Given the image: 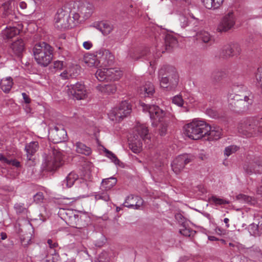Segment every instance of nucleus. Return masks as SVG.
<instances>
[{"mask_svg":"<svg viewBox=\"0 0 262 262\" xmlns=\"http://www.w3.org/2000/svg\"><path fill=\"white\" fill-rule=\"evenodd\" d=\"M24 43L21 39H18L13 42L11 48L14 54L19 55L24 50Z\"/></svg>","mask_w":262,"mask_h":262,"instance_id":"32","label":"nucleus"},{"mask_svg":"<svg viewBox=\"0 0 262 262\" xmlns=\"http://www.w3.org/2000/svg\"><path fill=\"white\" fill-rule=\"evenodd\" d=\"M117 181V179L113 177L104 179L102 182L101 188L108 191L116 185Z\"/></svg>","mask_w":262,"mask_h":262,"instance_id":"33","label":"nucleus"},{"mask_svg":"<svg viewBox=\"0 0 262 262\" xmlns=\"http://www.w3.org/2000/svg\"><path fill=\"white\" fill-rule=\"evenodd\" d=\"M95 199L108 201L110 200V196L106 192H99L95 194Z\"/></svg>","mask_w":262,"mask_h":262,"instance_id":"43","label":"nucleus"},{"mask_svg":"<svg viewBox=\"0 0 262 262\" xmlns=\"http://www.w3.org/2000/svg\"><path fill=\"white\" fill-rule=\"evenodd\" d=\"M175 217L180 223H183L184 222V217L181 213L176 214Z\"/></svg>","mask_w":262,"mask_h":262,"instance_id":"58","label":"nucleus"},{"mask_svg":"<svg viewBox=\"0 0 262 262\" xmlns=\"http://www.w3.org/2000/svg\"><path fill=\"white\" fill-rule=\"evenodd\" d=\"M241 52L240 46L236 43H230L223 47L221 55L224 58H228L238 55Z\"/></svg>","mask_w":262,"mask_h":262,"instance_id":"18","label":"nucleus"},{"mask_svg":"<svg viewBox=\"0 0 262 262\" xmlns=\"http://www.w3.org/2000/svg\"><path fill=\"white\" fill-rule=\"evenodd\" d=\"M67 8L72 10L73 19L74 20H78L80 17L87 19L94 10L93 4L85 0L70 1L67 3Z\"/></svg>","mask_w":262,"mask_h":262,"instance_id":"1","label":"nucleus"},{"mask_svg":"<svg viewBox=\"0 0 262 262\" xmlns=\"http://www.w3.org/2000/svg\"><path fill=\"white\" fill-rule=\"evenodd\" d=\"M210 200L215 205H225L229 204V201L217 198L216 196H212Z\"/></svg>","mask_w":262,"mask_h":262,"instance_id":"42","label":"nucleus"},{"mask_svg":"<svg viewBox=\"0 0 262 262\" xmlns=\"http://www.w3.org/2000/svg\"><path fill=\"white\" fill-rule=\"evenodd\" d=\"M257 80L258 81L259 85L262 89V73H259L257 75Z\"/></svg>","mask_w":262,"mask_h":262,"instance_id":"62","label":"nucleus"},{"mask_svg":"<svg viewBox=\"0 0 262 262\" xmlns=\"http://www.w3.org/2000/svg\"><path fill=\"white\" fill-rule=\"evenodd\" d=\"M193 156L190 155L183 154L177 157L171 163V168L176 174L180 173L184 168L185 165L190 162Z\"/></svg>","mask_w":262,"mask_h":262,"instance_id":"13","label":"nucleus"},{"mask_svg":"<svg viewBox=\"0 0 262 262\" xmlns=\"http://www.w3.org/2000/svg\"><path fill=\"white\" fill-rule=\"evenodd\" d=\"M245 172L249 175L262 173V160L254 157L247 161L244 165Z\"/></svg>","mask_w":262,"mask_h":262,"instance_id":"12","label":"nucleus"},{"mask_svg":"<svg viewBox=\"0 0 262 262\" xmlns=\"http://www.w3.org/2000/svg\"><path fill=\"white\" fill-rule=\"evenodd\" d=\"M34 201L36 204H39L42 202L44 199V195L42 192H39L35 194L33 196Z\"/></svg>","mask_w":262,"mask_h":262,"instance_id":"50","label":"nucleus"},{"mask_svg":"<svg viewBox=\"0 0 262 262\" xmlns=\"http://www.w3.org/2000/svg\"><path fill=\"white\" fill-rule=\"evenodd\" d=\"M63 164L62 154L60 151L53 149L46 157L44 165L48 171H54Z\"/></svg>","mask_w":262,"mask_h":262,"instance_id":"8","label":"nucleus"},{"mask_svg":"<svg viewBox=\"0 0 262 262\" xmlns=\"http://www.w3.org/2000/svg\"><path fill=\"white\" fill-rule=\"evenodd\" d=\"M69 72L68 70L66 69L60 74V76L62 78V79L66 80L71 78V77L70 75H69Z\"/></svg>","mask_w":262,"mask_h":262,"instance_id":"52","label":"nucleus"},{"mask_svg":"<svg viewBox=\"0 0 262 262\" xmlns=\"http://www.w3.org/2000/svg\"><path fill=\"white\" fill-rule=\"evenodd\" d=\"M242 94H231L229 96V104L236 107H240L242 105L248 106V104L252 102V101L247 95L246 92H242Z\"/></svg>","mask_w":262,"mask_h":262,"instance_id":"14","label":"nucleus"},{"mask_svg":"<svg viewBox=\"0 0 262 262\" xmlns=\"http://www.w3.org/2000/svg\"><path fill=\"white\" fill-rule=\"evenodd\" d=\"M66 90L69 95L72 96L74 98L77 100L85 99L88 95V92L85 85L81 83L77 82L75 84L67 86Z\"/></svg>","mask_w":262,"mask_h":262,"instance_id":"11","label":"nucleus"},{"mask_svg":"<svg viewBox=\"0 0 262 262\" xmlns=\"http://www.w3.org/2000/svg\"><path fill=\"white\" fill-rule=\"evenodd\" d=\"M98 262H109V257L106 252H103L99 254Z\"/></svg>","mask_w":262,"mask_h":262,"instance_id":"49","label":"nucleus"},{"mask_svg":"<svg viewBox=\"0 0 262 262\" xmlns=\"http://www.w3.org/2000/svg\"><path fill=\"white\" fill-rule=\"evenodd\" d=\"M78 179V176L75 172L70 173L62 182V185L63 188L71 187L75 182Z\"/></svg>","mask_w":262,"mask_h":262,"instance_id":"24","label":"nucleus"},{"mask_svg":"<svg viewBox=\"0 0 262 262\" xmlns=\"http://www.w3.org/2000/svg\"><path fill=\"white\" fill-rule=\"evenodd\" d=\"M206 112L207 114L212 118H215L217 117L216 112L211 108L207 109Z\"/></svg>","mask_w":262,"mask_h":262,"instance_id":"54","label":"nucleus"},{"mask_svg":"<svg viewBox=\"0 0 262 262\" xmlns=\"http://www.w3.org/2000/svg\"><path fill=\"white\" fill-rule=\"evenodd\" d=\"M20 32V29L16 27H7L2 32L4 38L5 39L11 38L15 35L18 34Z\"/></svg>","mask_w":262,"mask_h":262,"instance_id":"26","label":"nucleus"},{"mask_svg":"<svg viewBox=\"0 0 262 262\" xmlns=\"http://www.w3.org/2000/svg\"><path fill=\"white\" fill-rule=\"evenodd\" d=\"M179 21L180 22V25L182 28H185L188 25V18L184 15H181L180 16Z\"/></svg>","mask_w":262,"mask_h":262,"instance_id":"48","label":"nucleus"},{"mask_svg":"<svg viewBox=\"0 0 262 262\" xmlns=\"http://www.w3.org/2000/svg\"><path fill=\"white\" fill-rule=\"evenodd\" d=\"M160 126L159 129V133L161 136H164L167 132V123L166 121L160 122Z\"/></svg>","mask_w":262,"mask_h":262,"instance_id":"46","label":"nucleus"},{"mask_svg":"<svg viewBox=\"0 0 262 262\" xmlns=\"http://www.w3.org/2000/svg\"><path fill=\"white\" fill-rule=\"evenodd\" d=\"M0 161L3 163L8 164L9 159H7L3 154H0Z\"/></svg>","mask_w":262,"mask_h":262,"instance_id":"61","label":"nucleus"},{"mask_svg":"<svg viewBox=\"0 0 262 262\" xmlns=\"http://www.w3.org/2000/svg\"><path fill=\"white\" fill-rule=\"evenodd\" d=\"M159 77L161 86L168 91L174 89L178 84V75L173 68H169L167 70L161 69Z\"/></svg>","mask_w":262,"mask_h":262,"instance_id":"5","label":"nucleus"},{"mask_svg":"<svg viewBox=\"0 0 262 262\" xmlns=\"http://www.w3.org/2000/svg\"><path fill=\"white\" fill-rule=\"evenodd\" d=\"M139 92L144 97H150L155 92V88L151 82H147L140 88Z\"/></svg>","mask_w":262,"mask_h":262,"instance_id":"23","label":"nucleus"},{"mask_svg":"<svg viewBox=\"0 0 262 262\" xmlns=\"http://www.w3.org/2000/svg\"><path fill=\"white\" fill-rule=\"evenodd\" d=\"M13 84V79L11 77H7L3 78L0 82L1 88L5 93H8L10 92Z\"/></svg>","mask_w":262,"mask_h":262,"instance_id":"28","label":"nucleus"},{"mask_svg":"<svg viewBox=\"0 0 262 262\" xmlns=\"http://www.w3.org/2000/svg\"><path fill=\"white\" fill-rule=\"evenodd\" d=\"M186 135L190 139L198 140L206 136L209 124L202 120H194L184 126Z\"/></svg>","mask_w":262,"mask_h":262,"instance_id":"3","label":"nucleus"},{"mask_svg":"<svg viewBox=\"0 0 262 262\" xmlns=\"http://www.w3.org/2000/svg\"><path fill=\"white\" fill-rule=\"evenodd\" d=\"M209 130L206 134L208 140H217L221 136V129L219 127L211 126L209 125Z\"/></svg>","mask_w":262,"mask_h":262,"instance_id":"25","label":"nucleus"},{"mask_svg":"<svg viewBox=\"0 0 262 262\" xmlns=\"http://www.w3.org/2000/svg\"><path fill=\"white\" fill-rule=\"evenodd\" d=\"M67 138V132L61 125H55L49 130V139L54 143H58Z\"/></svg>","mask_w":262,"mask_h":262,"instance_id":"15","label":"nucleus"},{"mask_svg":"<svg viewBox=\"0 0 262 262\" xmlns=\"http://www.w3.org/2000/svg\"><path fill=\"white\" fill-rule=\"evenodd\" d=\"M132 107L129 103L126 101H122L118 107L113 109L108 114L109 118L112 121H120L124 117L127 116L131 112Z\"/></svg>","mask_w":262,"mask_h":262,"instance_id":"9","label":"nucleus"},{"mask_svg":"<svg viewBox=\"0 0 262 262\" xmlns=\"http://www.w3.org/2000/svg\"><path fill=\"white\" fill-rule=\"evenodd\" d=\"M236 22V17L232 12L225 14L221 19L217 27L219 32H227L232 29Z\"/></svg>","mask_w":262,"mask_h":262,"instance_id":"10","label":"nucleus"},{"mask_svg":"<svg viewBox=\"0 0 262 262\" xmlns=\"http://www.w3.org/2000/svg\"><path fill=\"white\" fill-rule=\"evenodd\" d=\"M93 46V43L90 41H86L83 43V47L86 50H90Z\"/></svg>","mask_w":262,"mask_h":262,"instance_id":"56","label":"nucleus"},{"mask_svg":"<svg viewBox=\"0 0 262 262\" xmlns=\"http://www.w3.org/2000/svg\"><path fill=\"white\" fill-rule=\"evenodd\" d=\"M39 145L36 141H32L26 144L25 150L26 152L27 159L28 160H32V157L35 153L38 150Z\"/></svg>","mask_w":262,"mask_h":262,"instance_id":"21","label":"nucleus"},{"mask_svg":"<svg viewBox=\"0 0 262 262\" xmlns=\"http://www.w3.org/2000/svg\"><path fill=\"white\" fill-rule=\"evenodd\" d=\"M176 38L170 35H167L165 38V46L166 50H169L177 45Z\"/></svg>","mask_w":262,"mask_h":262,"instance_id":"35","label":"nucleus"},{"mask_svg":"<svg viewBox=\"0 0 262 262\" xmlns=\"http://www.w3.org/2000/svg\"><path fill=\"white\" fill-rule=\"evenodd\" d=\"M148 130L147 127L143 124L138 123L135 127L133 134L131 136H132L133 138H134V136L137 138L136 135H137L141 140H145L148 139Z\"/></svg>","mask_w":262,"mask_h":262,"instance_id":"20","label":"nucleus"},{"mask_svg":"<svg viewBox=\"0 0 262 262\" xmlns=\"http://www.w3.org/2000/svg\"><path fill=\"white\" fill-rule=\"evenodd\" d=\"M84 63L89 67H96L99 66L97 54L95 55L90 54L85 56L83 58Z\"/></svg>","mask_w":262,"mask_h":262,"instance_id":"31","label":"nucleus"},{"mask_svg":"<svg viewBox=\"0 0 262 262\" xmlns=\"http://www.w3.org/2000/svg\"><path fill=\"white\" fill-rule=\"evenodd\" d=\"M236 199L244 203H250L252 200L251 197L243 194L237 195L236 196Z\"/></svg>","mask_w":262,"mask_h":262,"instance_id":"45","label":"nucleus"},{"mask_svg":"<svg viewBox=\"0 0 262 262\" xmlns=\"http://www.w3.org/2000/svg\"><path fill=\"white\" fill-rule=\"evenodd\" d=\"M63 67V62L61 61H56L54 62V68L57 70H60Z\"/></svg>","mask_w":262,"mask_h":262,"instance_id":"51","label":"nucleus"},{"mask_svg":"<svg viewBox=\"0 0 262 262\" xmlns=\"http://www.w3.org/2000/svg\"><path fill=\"white\" fill-rule=\"evenodd\" d=\"M105 152L107 155V157L109 158L115 164H119V160L116 157V156L111 151L105 149Z\"/></svg>","mask_w":262,"mask_h":262,"instance_id":"47","label":"nucleus"},{"mask_svg":"<svg viewBox=\"0 0 262 262\" xmlns=\"http://www.w3.org/2000/svg\"><path fill=\"white\" fill-rule=\"evenodd\" d=\"M238 149V147L236 145H230L225 148L224 150V154L227 157H229L232 154L235 152Z\"/></svg>","mask_w":262,"mask_h":262,"instance_id":"41","label":"nucleus"},{"mask_svg":"<svg viewBox=\"0 0 262 262\" xmlns=\"http://www.w3.org/2000/svg\"><path fill=\"white\" fill-rule=\"evenodd\" d=\"M8 164L12 165L13 166H14L16 167H19L20 165V163L18 161H17L15 160H12V159H9Z\"/></svg>","mask_w":262,"mask_h":262,"instance_id":"53","label":"nucleus"},{"mask_svg":"<svg viewBox=\"0 0 262 262\" xmlns=\"http://www.w3.org/2000/svg\"><path fill=\"white\" fill-rule=\"evenodd\" d=\"M72 10L67 8V3L64 8L59 9L55 17V25L59 29H66L72 28L73 20L71 18L72 15Z\"/></svg>","mask_w":262,"mask_h":262,"instance_id":"6","label":"nucleus"},{"mask_svg":"<svg viewBox=\"0 0 262 262\" xmlns=\"http://www.w3.org/2000/svg\"><path fill=\"white\" fill-rule=\"evenodd\" d=\"M140 106L143 111L149 113L152 125L157 126L158 124L165 120L166 113L158 106L155 105H147L141 103Z\"/></svg>","mask_w":262,"mask_h":262,"instance_id":"7","label":"nucleus"},{"mask_svg":"<svg viewBox=\"0 0 262 262\" xmlns=\"http://www.w3.org/2000/svg\"><path fill=\"white\" fill-rule=\"evenodd\" d=\"M143 204V200L141 198L130 194L125 198L123 205L128 208L139 209Z\"/></svg>","mask_w":262,"mask_h":262,"instance_id":"19","label":"nucleus"},{"mask_svg":"<svg viewBox=\"0 0 262 262\" xmlns=\"http://www.w3.org/2000/svg\"><path fill=\"white\" fill-rule=\"evenodd\" d=\"M249 232L251 235L256 236L260 235L258 226L255 224H251L248 227Z\"/></svg>","mask_w":262,"mask_h":262,"instance_id":"40","label":"nucleus"},{"mask_svg":"<svg viewBox=\"0 0 262 262\" xmlns=\"http://www.w3.org/2000/svg\"><path fill=\"white\" fill-rule=\"evenodd\" d=\"M180 232L181 234L187 236H189L190 235V234H189V230L187 229H183V230H181L180 231Z\"/></svg>","mask_w":262,"mask_h":262,"instance_id":"64","label":"nucleus"},{"mask_svg":"<svg viewBox=\"0 0 262 262\" xmlns=\"http://www.w3.org/2000/svg\"><path fill=\"white\" fill-rule=\"evenodd\" d=\"M76 151L80 154L89 155L91 153V148L81 142H77L75 144Z\"/></svg>","mask_w":262,"mask_h":262,"instance_id":"34","label":"nucleus"},{"mask_svg":"<svg viewBox=\"0 0 262 262\" xmlns=\"http://www.w3.org/2000/svg\"><path fill=\"white\" fill-rule=\"evenodd\" d=\"M224 0H201L204 7L208 9H218L223 4Z\"/></svg>","mask_w":262,"mask_h":262,"instance_id":"27","label":"nucleus"},{"mask_svg":"<svg viewBox=\"0 0 262 262\" xmlns=\"http://www.w3.org/2000/svg\"><path fill=\"white\" fill-rule=\"evenodd\" d=\"M33 53L37 63L43 67L47 66L53 58L52 48L45 42L35 44L33 48Z\"/></svg>","mask_w":262,"mask_h":262,"instance_id":"2","label":"nucleus"},{"mask_svg":"<svg viewBox=\"0 0 262 262\" xmlns=\"http://www.w3.org/2000/svg\"><path fill=\"white\" fill-rule=\"evenodd\" d=\"M106 68L99 69L97 70L95 76L99 81L107 80Z\"/></svg>","mask_w":262,"mask_h":262,"instance_id":"38","label":"nucleus"},{"mask_svg":"<svg viewBox=\"0 0 262 262\" xmlns=\"http://www.w3.org/2000/svg\"><path fill=\"white\" fill-rule=\"evenodd\" d=\"M128 56L134 60H137L139 58V57L136 55V53L132 50L129 51Z\"/></svg>","mask_w":262,"mask_h":262,"instance_id":"57","label":"nucleus"},{"mask_svg":"<svg viewBox=\"0 0 262 262\" xmlns=\"http://www.w3.org/2000/svg\"><path fill=\"white\" fill-rule=\"evenodd\" d=\"M198 38L209 45L213 42L212 36L207 31H201L197 34Z\"/></svg>","mask_w":262,"mask_h":262,"instance_id":"30","label":"nucleus"},{"mask_svg":"<svg viewBox=\"0 0 262 262\" xmlns=\"http://www.w3.org/2000/svg\"><path fill=\"white\" fill-rule=\"evenodd\" d=\"M96 89L101 93L106 94H113L117 89L114 84H99L97 86Z\"/></svg>","mask_w":262,"mask_h":262,"instance_id":"29","label":"nucleus"},{"mask_svg":"<svg viewBox=\"0 0 262 262\" xmlns=\"http://www.w3.org/2000/svg\"><path fill=\"white\" fill-rule=\"evenodd\" d=\"M67 70L69 73V75L73 78L78 75L79 71V67L77 65H71L69 67Z\"/></svg>","mask_w":262,"mask_h":262,"instance_id":"39","label":"nucleus"},{"mask_svg":"<svg viewBox=\"0 0 262 262\" xmlns=\"http://www.w3.org/2000/svg\"><path fill=\"white\" fill-rule=\"evenodd\" d=\"M81 188L84 190V191H87L89 189L87 182L84 180L81 182Z\"/></svg>","mask_w":262,"mask_h":262,"instance_id":"59","label":"nucleus"},{"mask_svg":"<svg viewBox=\"0 0 262 262\" xmlns=\"http://www.w3.org/2000/svg\"><path fill=\"white\" fill-rule=\"evenodd\" d=\"M58 214L68 225L73 227H76L79 221V217L78 215L75 214L72 210L60 208Z\"/></svg>","mask_w":262,"mask_h":262,"instance_id":"16","label":"nucleus"},{"mask_svg":"<svg viewBox=\"0 0 262 262\" xmlns=\"http://www.w3.org/2000/svg\"><path fill=\"white\" fill-rule=\"evenodd\" d=\"M172 102L173 103L179 106H182L184 103V101L181 95H177L173 97Z\"/></svg>","mask_w":262,"mask_h":262,"instance_id":"44","label":"nucleus"},{"mask_svg":"<svg viewBox=\"0 0 262 262\" xmlns=\"http://www.w3.org/2000/svg\"><path fill=\"white\" fill-rule=\"evenodd\" d=\"M107 80H116L120 77L121 74L114 69H106Z\"/></svg>","mask_w":262,"mask_h":262,"instance_id":"36","label":"nucleus"},{"mask_svg":"<svg viewBox=\"0 0 262 262\" xmlns=\"http://www.w3.org/2000/svg\"><path fill=\"white\" fill-rule=\"evenodd\" d=\"M100 31L105 35L109 34L113 30V27L107 23H101L99 25Z\"/></svg>","mask_w":262,"mask_h":262,"instance_id":"37","label":"nucleus"},{"mask_svg":"<svg viewBox=\"0 0 262 262\" xmlns=\"http://www.w3.org/2000/svg\"><path fill=\"white\" fill-rule=\"evenodd\" d=\"M215 232L219 235L224 234L225 231L220 227H216L215 229Z\"/></svg>","mask_w":262,"mask_h":262,"instance_id":"63","label":"nucleus"},{"mask_svg":"<svg viewBox=\"0 0 262 262\" xmlns=\"http://www.w3.org/2000/svg\"><path fill=\"white\" fill-rule=\"evenodd\" d=\"M99 66L106 67L111 65L114 60V56L108 50L100 49L96 52Z\"/></svg>","mask_w":262,"mask_h":262,"instance_id":"17","label":"nucleus"},{"mask_svg":"<svg viewBox=\"0 0 262 262\" xmlns=\"http://www.w3.org/2000/svg\"><path fill=\"white\" fill-rule=\"evenodd\" d=\"M22 96L23 97V99L26 103H29L30 102V99L29 96L26 94L25 93H22Z\"/></svg>","mask_w":262,"mask_h":262,"instance_id":"60","label":"nucleus"},{"mask_svg":"<svg viewBox=\"0 0 262 262\" xmlns=\"http://www.w3.org/2000/svg\"><path fill=\"white\" fill-rule=\"evenodd\" d=\"M239 134L247 138L262 134V118L259 120H248L240 122L237 126Z\"/></svg>","mask_w":262,"mask_h":262,"instance_id":"4","label":"nucleus"},{"mask_svg":"<svg viewBox=\"0 0 262 262\" xmlns=\"http://www.w3.org/2000/svg\"><path fill=\"white\" fill-rule=\"evenodd\" d=\"M47 243L51 249H54L58 246V244L56 242H53L51 239H49Z\"/></svg>","mask_w":262,"mask_h":262,"instance_id":"55","label":"nucleus"},{"mask_svg":"<svg viewBox=\"0 0 262 262\" xmlns=\"http://www.w3.org/2000/svg\"><path fill=\"white\" fill-rule=\"evenodd\" d=\"M137 136V138L135 136H134V138L132 136H130L129 138V147L131 150L134 153H139L142 149V140L139 138V136Z\"/></svg>","mask_w":262,"mask_h":262,"instance_id":"22","label":"nucleus"}]
</instances>
